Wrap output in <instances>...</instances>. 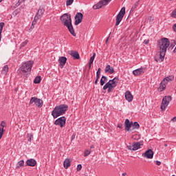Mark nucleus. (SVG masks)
Returning a JSON list of instances; mask_svg holds the SVG:
<instances>
[{
	"instance_id": "f257e3e1",
	"label": "nucleus",
	"mask_w": 176,
	"mask_h": 176,
	"mask_svg": "<svg viewBox=\"0 0 176 176\" xmlns=\"http://www.w3.org/2000/svg\"><path fill=\"white\" fill-rule=\"evenodd\" d=\"M157 46L160 50V61H163L164 60L167 49H168V46H170V40L167 38H162L157 41Z\"/></svg>"
},
{
	"instance_id": "f03ea898",
	"label": "nucleus",
	"mask_w": 176,
	"mask_h": 176,
	"mask_svg": "<svg viewBox=\"0 0 176 176\" xmlns=\"http://www.w3.org/2000/svg\"><path fill=\"white\" fill-rule=\"evenodd\" d=\"M60 20L62 24H63L65 27H67L70 34H72L73 36H76V33H75L74 26H72V19L71 18V14H64L63 15L60 16Z\"/></svg>"
},
{
	"instance_id": "7ed1b4c3",
	"label": "nucleus",
	"mask_w": 176,
	"mask_h": 176,
	"mask_svg": "<svg viewBox=\"0 0 176 176\" xmlns=\"http://www.w3.org/2000/svg\"><path fill=\"white\" fill-rule=\"evenodd\" d=\"M33 65L34 61L32 60H28L22 64L21 67L19 68V73L22 78H27V75L31 72Z\"/></svg>"
},
{
	"instance_id": "20e7f679",
	"label": "nucleus",
	"mask_w": 176,
	"mask_h": 176,
	"mask_svg": "<svg viewBox=\"0 0 176 176\" xmlns=\"http://www.w3.org/2000/svg\"><path fill=\"white\" fill-rule=\"evenodd\" d=\"M68 111V105L67 104H60L54 107V110L52 111V116L54 119H57L58 116H62L66 111Z\"/></svg>"
},
{
	"instance_id": "39448f33",
	"label": "nucleus",
	"mask_w": 176,
	"mask_h": 176,
	"mask_svg": "<svg viewBox=\"0 0 176 176\" xmlns=\"http://www.w3.org/2000/svg\"><path fill=\"white\" fill-rule=\"evenodd\" d=\"M118 83H119V77H115L114 78L109 80L103 87V90H107L108 93H112L113 91V89L118 86Z\"/></svg>"
},
{
	"instance_id": "423d86ee",
	"label": "nucleus",
	"mask_w": 176,
	"mask_h": 176,
	"mask_svg": "<svg viewBox=\"0 0 176 176\" xmlns=\"http://www.w3.org/2000/svg\"><path fill=\"white\" fill-rule=\"evenodd\" d=\"M32 104H34L38 108H42L43 107V100L36 97H32L30 100L29 104L32 105Z\"/></svg>"
},
{
	"instance_id": "0eeeda50",
	"label": "nucleus",
	"mask_w": 176,
	"mask_h": 176,
	"mask_svg": "<svg viewBox=\"0 0 176 176\" xmlns=\"http://www.w3.org/2000/svg\"><path fill=\"white\" fill-rule=\"evenodd\" d=\"M171 100L172 98L171 96H169L163 98L162 104L160 107L162 111H164V109H166V108L168 107V104H170V101H171Z\"/></svg>"
},
{
	"instance_id": "6e6552de",
	"label": "nucleus",
	"mask_w": 176,
	"mask_h": 176,
	"mask_svg": "<svg viewBox=\"0 0 176 176\" xmlns=\"http://www.w3.org/2000/svg\"><path fill=\"white\" fill-rule=\"evenodd\" d=\"M112 0H101L98 3L93 6V9L97 10V9H101L102 6H107L109 2Z\"/></svg>"
},
{
	"instance_id": "1a4fd4ad",
	"label": "nucleus",
	"mask_w": 176,
	"mask_h": 176,
	"mask_svg": "<svg viewBox=\"0 0 176 176\" xmlns=\"http://www.w3.org/2000/svg\"><path fill=\"white\" fill-rule=\"evenodd\" d=\"M66 122H67V118L63 116L56 119L54 122V124H56V126H60V127L63 128L64 127V126H65Z\"/></svg>"
},
{
	"instance_id": "9d476101",
	"label": "nucleus",
	"mask_w": 176,
	"mask_h": 176,
	"mask_svg": "<svg viewBox=\"0 0 176 176\" xmlns=\"http://www.w3.org/2000/svg\"><path fill=\"white\" fill-rule=\"evenodd\" d=\"M45 13V9L43 8H39L36 16H34V19L32 22V25L36 23V20H39L42 16H43V14Z\"/></svg>"
},
{
	"instance_id": "9b49d317",
	"label": "nucleus",
	"mask_w": 176,
	"mask_h": 176,
	"mask_svg": "<svg viewBox=\"0 0 176 176\" xmlns=\"http://www.w3.org/2000/svg\"><path fill=\"white\" fill-rule=\"evenodd\" d=\"M75 25H78V24H80L82 23V20H83V14L81 12H78L75 16Z\"/></svg>"
},
{
	"instance_id": "f8f14e48",
	"label": "nucleus",
	"mask_w": 176,
	"mask_h": 176,
	"mask_svg": "<svg viewBox=\"0 0 176 176\" xmlns=\"http://www.w3.org/2000/svg\"><path fill=\"white\" fill-rule=\"evenodd\" d=\"M142 145H144V142H142V141L133 142L132 144L133 151H138V149H140V148H141V146H142Z\"/></svg>"
},
{
	"instance_id": "ddd939ff",
	"label": "nucleus",
	"mask_w": 176,
	"mask_h": 176,
	"mask_svg": "<svg viewBox=\"0 0 176 176\" xmlns=\"http://www.w3.org/2000/svg\"><path fill=\"white\" fill-rule=\"evenodd\" d=\"M143 157H146V159L153 158V151L151 149L147 150L144 153L142 154Z\"/></svg>"
},
{
	"instance_id": "4468645a",
	"label": "nucleus",
	"mask_w": 176,
	"mask_h": 176,
	"mask_svg": "<svg viewBox=\"0 0 176 176\" xmlns=\"http://www.w3.org/2000/svg\"><path fill=\"white\" fill-rule=\"evenodd\" d=\"M124 97H125V100H126L128 102H131V101H133V99L134 98V97L133 96L130 91H126L124 93Z\"/></svg>"
},
{
	"instance_id": "2eb2a0df",
	"label": "nucleus",
	"mask_w": 176,
	"mask_h": 176,
	"mask_svg": "<svg viewBox=\"0 0 176 176\" xmlns=\"http://www.w3.org/2000/svg\"><path fill=\"white\" fill-rule=\"evenodd\" d=\"M124 129L126 131H130V129H131V126H133V122H130V120L126 119L124 122Z\"/></svg>"
},
{
	"instance_id": "dca6fc26",
	"label": "nucleus",
	"mask_w": 176,
	"mask_h": 176,
	"mask_svg": "<svg viewBox=\"0 0 176 176\" xmlns=\"http://www.w3.org/2000/svg\"><path fill=\"white\" fill-rule=\"evenodd\" d=\"M69 54L74 58V60H79L80 58V56H79V53L76 51H70L69 52Z\"/></svg>"
},
{
	"instance_id": "f3484780",
	"label": "nucleus",
	"mask_w": 176,
	"mask_h": 176,
	"mask_svg": "<svg viewBox=\"0 0 176 176\" xmlns=\"http://www.w3.org/2000/svg\"><path fill=\"white\" fill-rule=\"evenodd\" d=\"M27 166L30 167H35L36 166V160L34 159H29L26 161Z\"/></svg>"
},
{
	"instance_id": "a211bd4d",
	"label": "nucleus",
	"mask_w": 176,
	"mask_h": 176,
	"mask_svg": "<svg viewBox=\"0 0 176 176\" xmlns=\"http://www.w3.org/2000/svg\"><path fill=\"white\" fill-rule=\"evenodd\" d=\"M133 75H135V76H140V75H142V74H144V68L141 67V68L135 69L133 71Z\"/></svg>"
},
{
	"instance_id": "6ab92c4d",
	"label": "nucleus",
	"mask_w": 176,
	"mask_h": 176,
	"mask_svg": "<svg viewBox=\"0 0 176 176\" xmlns=\"http://www.w3.org/2000/svg\"><path fill=\"white\" fill-rule=\"evenodd\" d=\"M174 80V75H170L167 77H165L162 81L166 83V85H168V82H173Z\"/></svg>"
},
{
	"instance_id": "aec40b11",
	"label": "nucleus",
	"mask_w": 176,
	"mask_h": 176,
	"mask_svg": "<svg viewBox=\"0 0 176 176\" xmlns=\"http://www.w3.org/2000/svg\"><path fill=\"white\" fill-rule=\"evenodd\" d=\"M104 72L107 74H115V69L111 65H107L105 67Z\"/></svg>"
},
{
	"instance_id": "412c9836",
	"label": "nucleus",
	"mask_w": 176,
	"mask_h": 176,
	"mask_svg": "<svg viewBox=\"0 0 176 176\" xmlns=\"http://www.w3.org/2000/svg\"><path fill=\"white\" fill-rule=\"evenodd\" d=\"M166 87H167V84L162 80L160 84V87H158V91H164V90H166Z\"/></svg>"
},
{
	"instance_id": "4be33fe9",
	"label": "nucleus",
	"mask_w": 176,
	"mask_h": 176,
	"mask_svg": "<svg viewBox=\"0 0 176 176\" xmlns=\"http://www.w3.org/2000/svg\"><path fill=\"white\" fill-rule=\"evenodd\" d=\"M58 61L60 65L63 67L65 65V63H67V58L65 56L60 57Z\"/></svg>"
},
{
	"instance_id": "5701e85b",
	"label": "nucleus",
	"mask_w": 176,
	"mask_h": 176,
	"mask_svg": "<svg viewBox=\"0 0 176 176\" xmlns=\"http://www.w3.org/2000/svg\"><path fill=\"white\" fill-rule=\"evenodd\" d=\"M124 14H126V8L123 7L121 8L120 12L118 14L117 16H119L120 17H124Z\"/></svg>"
},
{
	"instance_id": "b1692460",
	"label": "nucleus",
	"mask_w": 176,
	"mask_h": 176,
	"mask_svg": "<svg viewBox=\"0 0 176 176\" xmlns=\"http://www.w3.org/2000/svg\"><path fill=\"white\" fill-rule=\"evenodd\" d=\"M71 166V161H69V159L67 158L63 162V166L65 168H68Z\"/></svg>"
},
{
	"instance_id": "393cba45",
	"label": "nucleus",
	"mask_w": 176,
	"mask_h": 176,
	"mask_svg": "<svg viewBox=\"0 0 176 176\" xmlns=\"http://www.w3.org/2000/svg\"><path fill=\"white\" fill-rule=\"evenodd\" d=\"M108 81V78L105 76H102L100 79V86H104L105 83Z\"/></svg>"
},
{
	"instance_id": "a878e982",
	"label": "nucleus",
	"mask_w": 176,
	"mask_h": 176,
	"mask_svg": "<svg viewBox=\"0 0 176 176\" xmlns=\"http://www.w3.org/2000/svg\"><path fill=\"white\" fill-rule=\"evenodd\" d=\"M123 20L122 16H119L118 15L116 16V26L118 27L120 24V22Z\"/></svg>"
},
{
	"instance_id": "bb28decb",
	"label": "nucleus",
	"mask_w": 176,
	"mask_h": 176,
	"mask_svg": "<svg viewBox=\"0 0 176 176\" xmlns=\"http://www.w3.org/2000/svg\"><path fill=\"white\" fill-rule=\"evenodd\" d=\"M3 27H5V23L1 22L0 23V42H1V39H2V31L3 30Z\"/></svg>"
},
{
	"instance_id": "cd10ccee",
	"label": "nucleus",
	"mask_w": 176,
	"mask_h": 176,
	"mask_svg": "<svg viewBox=\"0 0 176 176\" xmlns=\"http://www.w3.org/2000/svg\"><path fill=\"white\" fill-rule=\"evenodd\" d=\"M138 5H140V0H138L134 5L132 6L131 10V12H133V10H135V9H137V8H138Z\"/></svg>"
},
{
	"instance_id": "c85d7f7f",
	"label": "nucleus",
	"mask_w": 176,
	"mask_h": 176,
	"mask_svg": "<svg viewBox=\"0 0 176 176\" xmlns=\"http://www.w3.org/2000/svg\"><path fill=\"white\" fill-rule=\"evenodd\" d=\"M9 72V66L8 65H6L3 66L2 69V74H6Z\"/></svg>"
},
{
	"instance_id": "c756f323",
	"label": "nucleus",
	"mask_w": 176,
	"mask_h": 176,
	"mask_svg": "<svg viewBox=\"0 0 176 176\" xmlns=\"http://www.w3.org/2000/svg\"><path fill=\"white\" fill-rule=\"evenodd\" d=\"M41 80H42V78L41 77V76H38L34 78V83H35L36 85L38 83H41Z\"/></svg>"
},
{
	"instance_id": "7c9ffc66",
	"label": "nucleus",
	"mask_w": 176,
	"mask_h": 176,
	"mask_svg": "<svg viewBox=\"0 0 176 176\" xmlns=\"http://www.w3.org/2000/svg\"><path fill=\"white\" fill-rule=\"evenodd\" d=\"M20 167H24V160H20L16 168H20Z\"/></svg>"
},
{
	"instance_id": "2f4dec72",
	"label": "nucleus",
	"mask_w": 176,
	"mask_h": 176,
	"mask_svg": "<svg viewBox=\"0 0 176 176\" xmlns=\"http://www.w3.org/2000/svg\"><path fill=\"white\" fill-rule=\"evenodd\" d=\"M91 153V151H90V150H85L84 151V156H85V157L89 156V155H90Z\"/></svg>"
},
{
	"instance_id": "473e14b6",
	"label": "nucleus",
	"mask_w": 176,
	"mask_h": 176,
	"mask_svg": "<svg viewBox=\"0 0 176 176\" xmlns=\"http://www.w3.org/2000/svg\"><path fill=\"white\" fill-rule=\"evenodd\" d=\"M95 58H96V53H94L93 56L89 59V63H91V64H93Z\"/></svg>"
},
{
	"instance_id": "72a5a7b5",
	"label": "nucleus",
	"mask_w": 176,
	"mask_h": 176,
	"mask_svg": "<svg viewBox=\"0 0 176 176\" xmlns=\"http://www.w3.org/2000/svg\"><path fill=\"white\" fill-rule=\"evenodd\" d=\"M133 129H140V124H138L137 122H135L133 124H132Z\"/></svg>"
},
{
	"instance_id": "f704fd0d",
	"label": "nucleus",
	"mask_w": 176,
	"mask_h": 176,
	"mask_svg": "<svg viewBox=\"0 0 176 176\" xmlns=\"http://www.w3.org/2000/svg\"><path fill=\"white\" fill-rule=\"evenodd\" d=\"M72 3H74V0H67L66 6H71Z\"/></svg>"
},
{
	"instance_id": "c9c22d12",
	"label": "nucleus",
	"mask_w": 176,
	"mask_h": 176,
	"mask_svg": "<svg viewBox=\"0 0 176 176\" xmlns=\"http://www.w3.org/2000/svg\"><path fill=\"white\" fill-rule=\"evenodd\" d=\"M28 40H25V41L21 43V47H25L26 45H28Z\"/></svg>"
},
{
	"instance_id": "e433bc0d",
	"label": "nucleus",
	"mask_w": 176,
	"mask_h": 176,
	"mask_svg": "<svg viewBox=\"0 0 176 176\" xmlns=\"http://www.w3.org/2000/svg\"><path fill=\"white\" fill-rule=\"evenodd\" d=\"M171 17H173L174 19H176V10H173L171 13Z\"/></svg>"
},
{
	"instance_id": "4c0bfd02",
	"label": "nucleus",
	"mask_w": 176,
	"mask_h": 176,
	"mask_svg": "<svg viewBox=\"0 0 176 176\" xmlns=\"http://www.w3.org/2000/svg\"><path fill=\"white\" fill-rule=\"evenodd\" d=\"M2 135H3V128L0 127V140L2 138Z\"/></svg>"
},
{
	"instance_id": "58836bf2",
	"label": "nucleus",
	"mask_w": 176,
	"mask_h": 176,
	"mask_svg": "<svg viewBox=\"0 0 176 176\" xmlns=\"http://www.w3.org/2000/svg\"><path fill=\"white\" fill-rule=\"evenodd\" d=\"M126 148L129 151H133V144L131 145V144H130L129 145H127Z\"/></svg>"
},
{
	"instance_id": "ea45409f",
	"label": "nucleus",
	"mask_w": 176,
	"mask_h": 176,
	"mask_svg": "<svg viewBox=\"0 0 176 176\" xmlns=\"http://www.w3.org/2000/svg\"><path fill=\"white\" fill-rule=\"evenodd\" d=\"M0 126L3 127L2 129H3V127H6V122L5 121H2Z\"/></svg>"
},
{
	"instance_id": "a19ab883",
	"label": "nucleus",
	"mask_w": 176,
	"mask_h": 176,
	"mask_svg": "<svg viewBox=\"0 0 176 176\" xmlns=\"http://www.w3.org/2000/svg\"><path fill=\"white\" fill-rule=\"evenodd\" d=\"M76 170H77V171H80L82 170V164H78L77 166Z\"/></svg>"
},
{
	"instance_id": "79ce46f5",
	"label": "nucleus",
	"mask_w": 176,
	"mask_h": 176,
	"mask_svg": "<svg viewBox=\"0 0 176 176\" xmlns=\"http://www.w3.org/2000/svg\"><path fill=\"white\" fill-rule=\"evenodd\" d=\"M101 75V72H96V79H100V76Z\"/></svg>"
},
{
	"instance_id": "37998d69",
	"label": "nucleus",
	"mask_w": 176,
	"mask_h": 176,
	"mask_svg": "<svg viewBox=\"0 0 176 176\" xmlns=\"http://www.w3.org/2000/svg\"><path fill=\"white\" fill-rule=\"evenodd\" d=\"M175 45H176L175 41V40H172V41H171V46L175 47Z\"/></svg>"
},
{
	"instance_id": "c03bdc74",
	"label": "nucleus",
	"mask_w": 176,
	"mask_h": 176,
	"mask_svg": "<svg viewBox=\"0 0 176 176\" xmlns=\"http://www.w3.org/2000/svg\"><path fill=\"white\" fill-rule=\"evenodd\" d=\"M117 127H118L119 129H123V124H118Z\"/></svg>"
},
{
	"instance_id": "a18cd8bd",
	"label": "nucleus",
	"mask_w": 176,
	"mask_h": 176,
	"mask_svg": "<svg viewBox=\"0 0 176 176\" xmlns=\"http://www.w3.org/2000/svg\"><path fill=\"white\" fill-rule=\"evenodd\" d=\"M32 138H34V135L32 134H30V137L29 139H28V141H30V142H31Z\"/></svg>"
},
{
	"instance_id": "49530a36",
	"label": "nucleus",
	"mask_w": 176,
	"mask_h": 176,
	"mask_svg": "<svg viewBox=\"0 0 176 176\" xmlns=\"http://www.w3.org/2000/svg\"><path fill=\"white\" fill-rule=\"evenodd\" d=\"M144 45H148V43H149V40H144Z\"/></svg>"
},
{
	"instance_id": "de8ad7c7",
	"label": "nucleus",
	"mask_w": 176,
	"mask_h": 176,
	"mask_svg": "<svg viewBox=\"0 0 176 176\" xmlns=\"http://www.w3.org/2000/svg\"><path fill=\"white\" fill-rule=\"evenodd\" d=\"M173 30L176 32V23H175L173 26Z\"/></svg>"
},
{
	"instance_id": "09e8293b",
	"label": "nucleus",
	"mask_w": 176,
	"mask_h": 176,
	"mask_svg": "<svg viewBox=\"0 0 176 176\" xmlns=\"http://www.w3.org/2000/svg\"><path fill=\"white\" fill-rule=\"evenodd\" d=\"M155 163L157 166H160V164H162V162H160V161H156Z\"/></svg>"
},
{
	"instance_id": "8fccbe9b",
	"label": "nucleus",
	"mask_w": 176,
	"mask_h": 176,
	"mask_svg": "<svg viewBox=\"0 0 176 176\" xmlns=\"http://www.w3.org/2000/svg\"><path fill=\"white\" fill-rule=\"evenodd\" d=\"M100 78H96V80H95V85H98V80H99Z\"/></svg>"
},
{
	"instance_id": "3c124183",
	"label": "nucleus",
	"mask_w": 176,
	"mask_h": 176,
	"mask_svg": "<svg viewBox=\"0 0 176 176\" xmlns=\"http://www.w3.org/2000/svg\"><path fill=\"white\" fill-rule=\"evenodd\" d=\"M172 122H176V116L172 118Z\"/></svg>"
},
{
	"instance_id": "603ef678",
	"label": "nucleus",
	"mask_w": 176,
	"mask_h": 176,
	"mask_svg": "<svg viewBox=\"0 0 176 176\" xmlns=\"http://www.w3.org/2000/svg\"><path fill=\"white\" fill-rule=\"evenodd\" d=\"M91 64H92V63H91L89 62V69H90V68H91Z\"/></svg>"
},
{
	"instance_id": "864d4df0",
	"label": "nucleus",
	"mask_w": 176,
	"mask_h": 176,
	"mask_svg": "<svg viewBox=\"0 0 176 176\" xmlns=\"http://www.w3.org/2000/svg\"><path fill=\"white\" fill-rule=\"evenodd\" d=\"M72 140H75V135H72Z\"/></svg>"
},
{
	"instance_id": "5fc2aeb1",
	"label": "nucleus",
	"mask_w": 176,
	"mask_h": 176,
	"mask_svg": "<svg viewBox=\"0 0 176 176\" xmlns=\"http://www.w3.org/2000/svg\"><path fill=\"white\" fill-rule=\"evenodd\" d=\"M127 175V173H122V176H126Z\"/></svg>"
},
{
	"instance_id": "6e6d98bb",
	"label": "nucleus",
	"mask_w": 176,
	"mask_h": 176,
	"mask_svg": "<svg viewBox=\"0 0 176 176\" xmlns=\"http://www.w3.org/2000/svg\"><path fill=\"white\" fill-rule=\"evenodd\" d=\"M100 71H101V68H98L97 72H100Z\"/></svg>"
},
{
	"instance_id": "4d7b16f0",
	"label": "nucleus",
	"mask_w": 176,
	"mask_h": 176,
	"mask_svg": "<svg viewBox=\"0 0 176 176\" xmlns=\"http://www.w3.org/2000/svg\"><path fill=\"white\" fill-rule=\"evenodd\" d=\"M90 148H91V149H93V148H94V145H91V146H90Z\"/></svg>"
},
{
	"instance_id": "13d9d810",
	"label": "nucleus",
	"mask_w": 176,
	"mask_h": 176,
	"mask_svg": "<svg viewBox=\"0 0 176 176\" xmlns=\"http://www.w3.org/2000/svg\"><path fill=\"white\" fill-rule=\"evenodd\" d=\"M108 39H109V38H107V40H106V43L108 42Z\"/></svg>"
},
{
	"instance_id": "bf43d9fd",
	"label": "nucleus",
	"mask_w": 176,
	"mask_h": 176,
	"mask_svg": "<svg viewBox=\"0 0 176 176\" xmlns=\"http://www.w3.org/2000/svg\"><path fill=\"white\" fill-rule=\"evenodd\" d=\"M164 146H167V144H164Z\"/></svg>"
},
{
	"instance_id": "052dcab7",
	"label": "nucleus",
	"mask_w": 176,
	"mask_h": 176,
	"mask_svg": "<svg viewBox=\"0 0 176 176\" xmlns=\"http://www.w3.org/2000/svg\"><path fill=\"white\" fill-rule=\"evenodd\" d=\"M30 1V2H32V0H29Z\"/></svg>"
},
{
	"instance_id": "680f3d73",
	"label": "nucleus",
	"mask_w": 176,
	"mask_h": 176,
	"mask_svg": "<svg viewBox=\"0 0 176 176\" xmlns=\"http://www.w3.org/2000/svg\"><path fill=\"white\" fill-rule=\"evenodd\" d=\"M2 1H3V0H0V3H1V2H2Z\"/></svg>"
},
{
	"instance_id": "e2e57ef3",
	"label": "nucleus",
	"mask_w": 176,
	"mask_h": 176,
	"mask_svg": "<svg viewBox=\"0 0 176 176\" xmlns=\"http://www.w3.org/2000/svg\"><path fill=\"white\" fill-rule=\"evenodd\" d=\"M172 176H175V175H172Z\"/></svg>"
}]
</instances>
